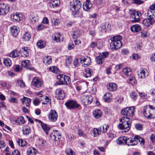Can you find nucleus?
I'll return each instance as SVG.
<instances>
[{"instance_id": "nucleus-1", "label": "nucleus", "mask_w": 155, "mask_h": 155, "mask_svg": "<svg viewBox=\"0 0 155 155\" xmlns=\"http://www.w3.org/2000/svg\"><path fill=\"white\" fill-rule=\"evenodd\" d=\"M120 121L121 123L118 125V128L124 130L125 132L128 131L130 129L132 120L129 117H123L120 119Z\"/></svg>"}, {"instance_id": "nucleus-2", "label": "nucleus", "mask_w": 155, "mask_h": 155, "mask_svg": "<svg viewBox=\"0 0 155 155\" xmlns=\"http://www.w3.org/2000/svg\"><path fill=\"white\" fill-rule=\"evenodd\" d=\"M57 78L58 80L56 84L57 85H62L68 84V82L70 83V79L69 77L64 74H59L57 76Z\"/></svg>"}, {"instance_id": "nucleus-3", "label": "nucleus", "mask_w": 155, "mask_h": 155, "mask_svg": "<svg viewBox=\"0 0 155 155\" xmlns=\"http://www.w3.org/2000/svg\"><path fill=\"white\" fill-rule=\"evenodd\" d=\"M135 109L134 107H127L122 109L121 113L124 116H132L134 114Z\"/></svg>"}, {"instance_id": "nucleus-4", "label": "nucleus", "mask_w": 155, "mask_h": 155, "mask_svg": "<svg viewBox=\"0 0 155 155\" xmlns=\"http://www.w3.org/2000/svg\"><path fill=\"white\" fill-rule=\"evenodd\" d=\"M81 102L84 105L90 104L93 101V97L90 95H84L81 98Z\"/></svg>"}, {"instance_id": "nucleus-5", "label": "nucleus", "mask_w": 155, "mask_h": 155, "mask_svg": "<svg viewBox=\"0 0 155 155\" xmlns=\"http://www.w3.org/2000/svg\"><path fill=\"white\" fill-rule=\"evenodd\" d=\"M78 2L77 0H74L70 3V10L72 15L74 17H77L78 12Z\"/></svg>"}, {"instance_id": "nucleus-6", "label": "nucleus", "mask_w": 155, "mask_h": 155, "mask_svg": "<svg viewBox=\"0 0 155 155\" xmlns=\"http://www.w3.org/2000/svg\"><path fill=\"white\" fill-rule=\"evenodd\" d=\"M80 61V63L82 66L86 68L88 66L91 62V59L90 57L87 56L83 57L81 58H78V60Z\"/></svg>"}, {"instance_id": "nucleus-7", "label": "nucleus", "mask_w": 155, "mask_h": 155, "mask_svg": "<svg viewBox=\"0 0 155 155\" xmlns=\"http://www.w3.org/2000/svg\"><path fill=\"white\" fill-rule=\"evenodd\" d=\"M115 38V37H112L110 38L111 42L110 45L112 49L116 50L120 48L121 47L122 45V43L121 41L119 40H117L116 42L114 40Z\"/></svg>"}, {"instance_id": "nucleus-8", "label": "nucleus", "mask_w": 155, "mask_h": 155, "mask_svg": "<svg viewBox=\"0 0 155 155\" xmlns=\"http://www.w3.org/2000/svg\"><path fill=\"white\" fill-rule=\"evenodd\" d=\"M130 14L131 17L134 19L131 21L132 23L138 22L140 21V17L141 15L140 12L134 10Z\"/></svg>"}, {"instance_id": "nucleus-9", "label": "nucleus", "mask_w": 155, "mask_h": 155, "mask_svg": "<svg viewBox=\"0 0 155 155\" xmlns=\"http://www.w3.org/2000/svg\"><path fill=\"white\" fill-rule=\"evenodd\" d=\"M65 105L68 109L71 110L78 107L77 102L74 100L68 101L65 103Z\"/></svg>"}, {"instance_id": "nucleus-10", "label": "nucleus", "mask_w": 155, "mask_h": 155, "mask_svg": "<svg viewBox=\"0 0 155 155\" xmlns=\"http://www.w3.org/2000/svg\"><path fill=\"white\" fill-rule=\"evenodd\" d=\"M58 114L57 112L54 110H51L49 114L48 115V118L50 121L51 122L55 121L58 118Z\"/></svg>"}, {"instance_id": "nucleus-11", "label": "nucleus", "mask_w": 155, "mask_h": 155, "mask_svg": "<svg viewBox=\"0 0 155 155\" xmlns=\"http://www.w3.org/2000/svg\"><path fill=\"white\" fill-rule=\"evenodd\" d=\"M55 94L57 98L60 100H63L65 97L64 92L60 88H58L56 90Z\"/></svg>"}, {"instance_id": "nucleus-12", "label": "nucleus", "mask_w": 155, "mask_h": 155, "mask_svg": "<svg viewBox=\"0 0 155 155\" xmlns=\"http://www.w3.org/2000/svg\"><path fill=\"white\" fill-rule=\"evenodd\" d=\"M8 11L9 7L6 4L2 3L0 4V15H5Z\"/></svg>"}, {"instance_id": "nucleus-13", "label": "nucleus", "mask_w": 155, "mask_h": 155, "mask_svg": "<svg viewBox=\"0 0 155 155\" xmlns=\"http://www.w3.org/2000/svg\"><path fill=\"white\" fill-rule=\"evenodd\" d=\"M147 107H145L143 109V114L144 116L148 119H151L154 118L155 116H154L153 113L152 111L149 110H146V109H147ZM149 110V109H148Z\"/></svg>"}, {"instance_id": "nucleus-14", "label": "nucleus", "mask_w": 155, "mask_h": 155, "mask_svg": "<svg viewBox=\"0 0 155 155\" xmlns=\"http://www.w3.org/2000/svg\"><path fill=\"white\" fill-rule=\"evenodd\" d=\"M136 139L135 136L134 138L126 137V144L128 146H134L137 144L138 142Z\"/></svg>"}, {"instance_id": "nucleus-15", "label": "nucleus", "mask_w": 155, "mask_h": 155, "mask_svg": "<svg viewBox=\"0 0 155 155\" xmlns=\"http://www.w3.org/2000/svg\"><path fill=\"white\" fill-rule=\"evenodd\" d=\"M111 26L108 23L105 22L103 23L101 26V31L102 32H108L110 30Z\"/></svg>"}, {"instance_id": "nucleus-16", "label": "nucleus", "mask_w": 155, "mask_h": 155, "mask_svg": "<svg viewBox=\"0 0 155 155\" xmlns=\"http://www.w3.org/2000/svg\"><path fill=\"white\" fill-rule=\"evenodd\" d=\"M147 70L143 68H141L138 71V75L139 78H144L148 76L147 73Z\"/></svg>"}, {"instance_id": "nucleus-17", "label": "nucleus", "mask_w": 155, "mask_h": 155, "mask_svg": "<svg viewBox=\"0 0 155 155\" xmlns=\"http://www.w3.org/2000/svg\"><path fill=\"white\" fill-rule=\"evenodd\" d=\"M32 84L35 87H39L41 86L42 82L38 77H35L33 79Z\"/></svg>"}, {"instance_id": "nucleus-18", "label": "nucleus", "mask_w": 155, "mask_h": 155, "mask_svg": "<svg viewBox=\"0 0 155 155\" xmlns=\"http://www.w3.org/2000/svg\"><path fill=\"white\" fill-rule=\"evenodd\" d=\"M30 61L28 60H24L21 62V65L25 68L31 70H35L34 68L31 67L30 66Z\"/></svg>"}, {"instance_id": "nucleus-19", "label": "nucleus", "mask_w": 155, "mask_h": 155, "mask_svg": "<svg viewBox=\"0 0 155 155\" xmlns=\"http://www.w3.org/2000/svg\"><path fill=\"white\" fill-rule=\"evenodd\" d=\"M60 4V0H51L48 3V5L51 8H54L58 7Z\"/></svg>"}, {"instance_id": "nucleus-20", "label": "nucleus", "mask_w": 155, "mask_h": 155, "mask_svg": "<svg viewBox=\"0 0 155 155\" xmlns=\"http://www.w3.org/2000/svg\"><path fill=\"white\" fill-rule=\"evenodd\" d=\"M155 22L154 19H151L147 18L143 20V24L147 27H149L151 25H153Z\"/></svg>"}, {"instance_id": "nucleus-21", "label": "nucleus", "mask_w": 155, "mask_h": 155, "mask_svg": "<svg viewBox=\"0 0 155 155\" xmlns=\"http://www.w3.org/2000/svg\"><path fill=\"white\" fill-rule=\"evenodd\" d=\"M11 18L14 22H19L22 18L21 14L17 13L12 15L11 16Z\"/></svg>"}, {"instance_id": "nucleus-22", "label": "nucleus", "mask_w": 155, "mask_h": 155, "mask_svg": "<svg viewBox=\"0 0 155 155\" xmlns=\"http://www.w3.org/2000/svg\"><path fill=\"white\" fill-rule=\"evenodd\" d=\"M92 3L89 0H86L83 5V8L85 11H88L91 8Z\"/></svg>"}, {"instance_id": "nucleus-23", "label": "nucleus", "mask_w": 155, "mask_h": 155, "mask_svg": "<svg viewBox=\"0 0 155 155\" xmlns=\"http://www.w3.org/2000/svg\"><path fill=\"white\" fill-rule=\"evenodd\" d=\"M11 32L14 36H16L19 32V28L17 26H13L10 27Z\"/></svg>"}, {"instance_id": "nucleus-24", "label": "nucleus", "mask_w": 155, "mask_h": 155, "mask_svg": "<svg viewBox=\"0 0 155 155\" xmlns=\"http://www.w3.org/2000/svg\"><path fill=\"white\" fill-rule=\"evenodd\" d=\"M37 152L36 149L34 147H30L28 148L27 149V155H35Z\"/></svg>"}, {"instance_id": "nucleus-25", "label": "nucleus", "mask_w": 155, "mask_h": 155, "mask_svg": "<svg viewBox=\"0 0 155 155\" xmlns=\"http://www.w3.org/2000/svg\"><path fill=\"white\" fill-rule=\"evenodd\" d=\"M31 37L30 33L28 32H26L24 33L22 37V39L23 41H28L29 40Z\"/></svg>"}, {"instance_id": "nucleus-26", "label": "nucleus", "mask_w": 155, "mask_h": 155, "mask_svg": "<svg viewBox=\"0 0 155 155\" xmlns=\"http://www.w3.org/2000/svg\"><path fill=\"white\" fill-rule=\"evenodd\" d=\"M107 88L110 91H114L117 89V85L114 83H110L107 85Z\"/></svg>"}, {"instance_id": "nucleus-27", "label": "nucleus", "mask_w": 155, "mask_h": 155, "mask_svg": "<svg viewBox=\"0 0 155 155\" xmlns=\"http://www.w3.org/2000/svg\"><path fill=\"white\" fill-rule=\"evenodd\" d=\"M141 29V26L138 24L134 25L130 28V30L133 32H137L140 31Z\"/></svg>"}, {"instance_id": "nucleus-28", "label": "nucleus", "mask_w": 155, "mask_h": 155, "mask_svg": "<svg viewBox=\"0 0 155 155\" xmlns=\"http://www.w3.org/2000/svg\"><path fill=\"white\" fill-rule=\"evenodd\" d=\"M22 103L24 104H25L26 106L28 107L31 103V100L30 98L26 97H24L21 99Z\"/></svg>"}, {"instance_id": "nucleus-29", "label": "nucleus", "mask_w": 155, "mask_h": 155, "mask_svg": "<svg viewBox=\"0 0 155 155\" xmlns=\"http://www.w3.org/2000/svg\"><path fill=\"white\" fill-rule=\"evenodd\" d=\"M126 137L123 136L120 137L116 140L117 143L119 144H126Z\"/></svg>"}, {"instance_id": "nucleus-30", "label": "nucleus", "mask_w": 155, "mask_h": 155, "mask_svg": "<svg viewBox=\"0 0 155 155\" xmlns=\"http://www.w3.org/2000/svg\"><path fill=\"white\" fill-rule=\"evenodd\" d=\"M93 115L95 118L98 119L101 117L102 112L100 110H97L93 112Z\"/></svg>"}, {"instance_id": "nucleus-31", "label": "nucleus", "mask_w": 155, "mask_h": 155, "mask_svg": "<svg viewBox=\"0 0 155 155\" xmlns=\"http://www.w3.org/2000/svg\"><path fill=\"white\" fill-rule=\"evenodd\" d=\"M27 48L25 47L22 48L20 49V51L22 56H27L28 55V52L27 51Z\"/></svg>"}, {"instance_id": "nucleus-32", "label": "nucleus", "mask_w": 155, "mask_h": 155, "mask_svg": "<svg viewBox=\"0 0 155 155\" xmlns=\"http://www.w3.org/2000/svg\"><path fill=\"white\" fill-rule=\"evenodd\" d=\"M23 134L24 135H27L31 132L30 127L27 125H24L23 127Z\"/></svg>"}, {"instance_id": "nucleus-33", "label": "nucleus", "mask_w": 155, "mask_h": 155, "mask_svg": "<svg viewBox=\"0 0 155 155\" xmlns=\"http://www.w3.org/2000/svg\"><path fill=\"white\" fill-rule=\"evenodd\" d=\"M147 16L148 18L154 19L153 18L155 17V11L150 10L147 13Z\"/></svg>"}, {"instance_id": "nucleus-34", "label": "nucleus", "mask_w": 155, "mask_h": 155, "mask_svg": "<svg viewBox=\"0 0 155 155\" xmlns=\"http://www.w3.org/2000/svg\"><path fill=\"white\" fill-rule=\"evenodd\" d=\"M92 71V70L90 68H86L85 71L84 72V74L85 77L86 78L90 77L91 75Z\"/></svg>"}, {"instance_id": "nucleus-35", "label": "nucleus", "mask_w": 155, "mask_h": 155, "mask_svg": "<svg viewBox=\"0 0 155 155\" xmlns=\"http://www.w3.org/2000/svg\"><path fill=\"white\" fill-rule=\"evenodd\" d=\"M42 128L46 135L48 134L51 128L46 124L44 123L41 126Z\"/></svg>"}, {"instance_id": "nucleus-36", "label": "nucleus", "mask_w": 155, "mask_h": 155, "mask_svg": "<svg viewBox=\"0 0 155 155\" xmlns=\"http://www.w3.org/2000/svg\"><path fill=\"white\" fill-rule=\"evenodd\" d=\"M124 74L127 76H130L132 74V71L130 68H125L123 70Z\"/></svg>"}, {"instance_id": "nucleus-37", "label": "nucleus", "mask_w": 155, "mask_h": 155, "mask_svg": "<svg viewBox=\"0 0 155 155\" xmlns=\"http://www.w3.org/2000/svg\"><path fill=\"white\" fill-rule=\"evenodd\" d=\"M29 19L32 22H35L38 20V16L37 15L33 13L30 15Z\"/></svg>"}, {"instance_id": "nucleus-38", "label": "nucleus", "mask_w": 155, "mask_h": 155, "mask_svg": "<svg viewBox=\"0 0 155 155\" xmlns=\"http://www.w3.org/2000/svg\"><path fill=\"white\" fill-rule=\"evenodd\" d=\"M37 46L40 48H44L45 45V42L42 40H40L38 41L37 43Z\"/></svg>"}, {"instance_id": "nucleus-39", "label": "nucleus", "mask_w": 155, "mask_h": 155, "mask_svg": "<svg viewBox=\"0 0 155 155\" xmlns=\"http://www.w3.org/2000/svg\"><path fill=\"white\" fill-rule=\"evenodd\" d=\"M96 60L97 64H102L104 61V59L100 55L96 57Z\"/></svg>"}, {"instance_id": "nucleus-40", "label": "nucleus", "mask_w": 155, "mask_h": 155, "mask_svg": "<svg viewBox=\"0 0 155 155\" xmlns=\"http://www.w3.org/2000/svg\"><path fill=\"white\" fill-rule=\"evenodd\" d=\"M3 63L4 64L7 66H10L12 64V61L8 58L4 59Z\"/></svg>"}, {"instance_id": "nucleus-41", "label": "nucleus", "mask_w": 155, "mask_h": 155, "mask_svg": "<svg viewBox=\"0 0 155 155\" xmlns=\"http://www.w3.org/2000/svg\"><path fill=\"white\" fill-rule=\"evenodd\" d=\"M65 153L67 155H75V153L70 148H68L66 149Z\"/></svg>"}, {"instance_id": "nucleus-42", "label": "nucleus", "mask_w": 155, "mask_h": 155, "mask_svg": "<svg viewBox=\"0 0 155 155\" xmlns=\"http://www.w3.org/2000/svg\"><path fill=\"white\" fill-rule=\"evenodd\" d=\"M100 130L96 128H94L92 131V133L94 137H97L101 133Z\"/></svg>"}, {"instance_id": "nucleus-43", "label": "nucleus", "mask_w": 155, "mask_h": 155, "mask_svg": "<svg viewBox=\"0 0 155 155\" xmlns=\"http://www.w3.org/2000/svg\"><path fill=\"white\" fill-rule=\"evenodd\" d=\"M19 53L17 50H14L12 51L10 54L9 56L12 58H16L18 56Z\"/></svg>"}, {"instance_id": "nucleus-44", "label": "nucleus", "mask_w": 155, "mask_h": 155, "mask_svg": "<svg viewBox=\"0 0 155 155\" xmlns=\"http://www.w3.org/2000/svg\"><path fill=\"white\" fill-rule=\"evenodd\" d=\"M18 144L21 147H25L26 144V141L22 139H18L17 141Z\"/></svg>"}, {"instance_id": "nucleus-45", "label": "nucleus", "mask_w": 155, "mask_h": 155, "mask_svg": "<svg viewBox=\"0 0 155 155\" xmlns=\"http://www.w3.org/2000/svg\"><path fill=\"white\" fill-rule=\"evenodd\" d=\"M49 70L54 73H58L59 70L58 68L55 66H52L49 68Z\"/></svg>"}, {"instance_id": "nucleus-46", "label": "nucleus", "mask_w": 155, "mask_h": 155, "mask_svg": "<svg viewBox=\"0 0 155 155\" xmlns=\"http://www.w3.org/2000/svg\"><path fill=\"white\" fill-rule=\"evenodd\" d=\"M135 138L137 142L138 141L140 143L144 144L145 140L143 138L138 136H135Z\"/></svg>"}, {"instance_id": "nucleus-47", "label": "nucleus", "mask_w": 155, "mask_h": 155, "mask_svg": "<svg viewBox=\"0 0 155 155\" xmlns=\"http://www.w3.org/2000/svg\"><path fill=\"white\" fill-rule=\"evenodd\" d=\"M129 83L132 85H134L136 83V81L135 78L133 77H130L129 78Z\"/></svg>"}, {"instance_id": "nucleus-48", "label": "nucleus", "mask_w": 155, "mask_h": 155, "mask_svg": "<svg viewBox=\"0 0 155 155\" xmlns=\"http://www.w3.org/2000/svg\"><path fill=\"white\" fill-rule=\"evenodd\" d=\"M72 58L71 57H67L65 59V65L67 66H68L70 65L72 61Z\"/></svg>"}, {"instance_id": "nucleus-49", "label": "nucleus", "mask_w": 155, "mask_h": 155, "mask_svg": "<svg viewBox=\"0 0 155 155\" xmlns=\"http://www.w3.org/2000/svg\"><path fill=\"white\" fill-rule=\"evenodd\" d=\"M18 120V123L19 124H23L25 123V119L22 116H20L17 118Z\"/></svg>"}, {"instance_id": "nucleus-50", "label": "nucleus", "mask_w": 155, "mask_h": 155, "mask_svg": "<svg viewBox=\"0 0 155 155\" xmlns=\"http://www.w3.org/2000/svg\"><path fill=\"white\" fill-rule=\"evenodd\" d=\"M108 137L110 140H112L115 137V135L112 132H109L107 134Z\"/></svg>"}, {"instance_id": "nucleus-51", "label": "nucleus", "mask_w": 155, "mask_h": 155, "mask_svg": "<svg viewBox=\"0 0 155 155\" xmlns=\"http://www.w3.org/2000/svg\"><path fill=\"white\" fill-rule=\"evenodd\" d=\"M43 62L47 64H49L52 62L51 58L50 57H47Z\"/></svg>"}, {"instance_id": "nucleus-52", "label": "nucleus", "mask_w": 155, "mask_h": 155, "mask_svg": "<svg viewBox=\"0 0 155 155\" xmlns=\"http://www.w3.org/2000/svg\"><path fill=\"white\" fill-rule=\"evenodd\" d=\"M52 24L53 25L57 26L60 23L59 19L53 18L51 20Z\"/></svg>"}, {"instance_id": "nucleus-53", "label": "nucleus", "mask_w": 155, "mask_h": 155, "mask_svg": "<svg viewBox=\"0 0 155 155\" xmlns=\"http://www.w3.org/2000/svg\"><path fill=\"white\" fill-rule=\"evenodd\" d=\"M60 37V33H57L54 36V40L57 42H60L61 40Z\"/></svg>"}, {"instance_id": "nucleus-54", "label": "nucleus", "mask_w": 155, "mask_h": 155, "mask_svg": "<svg viewBox=\"0 0 155 155\" xmlns=\"http://www.w3.org/2000/svg\"><path fill=\"white\" fill-rule=\"evenodd\" d=\"M111 94L109 93H107L105 94L103 97L104 100L108 102L110 101V99L109 97L108 96V95L109 96Z\"/></svg>"}, {"instance_id": "nucleus-55", "label": "nucleus", "mask_w": 155, "mask_h": 155, "mask_svg": "<svg viewBox=\"0 0 155 155\" xmlns=\"http://www.w3.org/2000/svg\"><path fill=\"white\" fill-rule=\"evenodd\" d=\"M135 127L136 129L138 130H142L143 129V125L140 124H135Z\"/></svg>"}, {"instance_id": "nucleus-56", "label": "nucleus", "mask_w": 155, "mask_h": 155, "mask_svg": "<svg viewBox=\"0 0 155 155\" xmlns=\"http://www.w3.org/2000/svg\"><path fill=\"white\" fill-rule=\"evenodd\" d=\"M11 122L13 124H18L17 118L14 117H12L10 118Z\"/></svg>"}, {"instance_id": "nucleus-57", "label": "nucleus", "mask_w": 155, "mask_h": 155, "mask_svg": "<svg viewBox=\"0 0 155 155\" xmlns=\"http://www.w3.org/2000/svg\"><path fill=\"white\" fill-rule=\"evenodd\" d=\"M133 3L137 5H140L142 4L144 2L141 0H133Z\"/></svg>"}, {"instance_id": "nucleus-58", "label": "nucleus", "mask_w": 155, "mask_h": 155, "mask_svg": "<svg viewBox=\"0 0 155 155\" xmlns=\"http://www.w3.org/2000/svg\"><path fill=\"white\" fill-rule=\"evenodd\" d=\"M8 100L10 102L12 103H16L18 102V100L12 96L10 97Z\"/></svg>"}, {"instance_id": "nucleus-59", "label": "nucleus", "mask_w": 155, "mask_h": 155, "mask_svg": "<svg viewBox=\"0 0 155 155\" xmlns=\"http://www.w3.org/2000/svg\"><path fill=\"white\" fill-rule=\"evenodd\" d=\"M109 54V53L108 52L106 51L102 53L101 54V55L100 56L102 57V58L104 59V58H107L108 57Z\"/></svg>"}, {"instance_id": "nucleus-60", "label": "nucleus", "mask_w": 155, "mask_h": 155, "mask_svg": "<svg viewBox=\"0 0 155 155\" xmlns=\"http://www.w3.org/2000/svg\"><path fill=\"white\" fill-rule=\"evenodd\" d=\"M33 102L34 105L35 106L38 105L40 103V101L37 98H36L34 99Z\"/></svg>"}, {"instance_id": "nucleus-61", "label": "nucleus", "mask_w": 155, "mask_h": 155, "mask_svg": "<svg viewBox=\"0 0 155 155\" xmlns=\"http://www.w3.org/2000/svg\"><path fill=\"white\" fill-rule=\"evenodd\" d=\"M14 69L16 72H18L21 70V68L19 65H15L14 67Z\"/></svg>"}, {"instance_id": "nucleus-62", "label": "nucleus", "mask_w": 155, "mask_h": 155, "mask_svg": "<svg viewBox=\"0 0 155 155\" xmlns=\"http://www.w3.org/2000/svg\"><path fill=\"white\" fill-rule=\"evenodd\" d=\"M147 31L142 30L141 32V36L143 38L146 37L147 36Z\"/></svg>"}, {"instance_id": "nucleus-63", "label": "nucleus", "mask_w": 155, "mask_h": 155, "mask_svg": "<svg viewBox=\"0 0 155 155\" xmlns=\"http://www.w3.org/2000/svg\"><path fill=\"white\" fill-rule=\"evenodd\" d=\"M130 96L131 98L134 99H136L137 97V94L133 92L130 93Z\"/></svg>"}, {"instance_id": "nucleus-64", "label": "nucleus", "mask_w": 155, "mask_h": 155, "mask_svg": "<svg viewBox=\"0 0 155 155\" xmlns=\"http://www.w3.org/2000/svg\"><path fill=\"white\" fill-rule=\"evenodd\" d=\"M78 134L80 137H84L86 136L85 134L84 133V132L82 130H79L78 132Z\"/></svg>"}]
</instances>
